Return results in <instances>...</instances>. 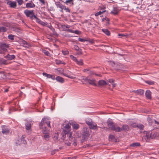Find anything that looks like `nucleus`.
Listing matches in <instances>:
<instances>
[{"instance_id":"nucleus-1","label":"nucleus","mask_w":159,"mask_h":159,"mask_svg":"<svg viewBox=\"0 0 159 159\" xmlns=\"http://www.w3.org/2000/svg\"><path fill=\"white\" fill-rule=\"evenodd\" d=\"M24 13L26 16L30 18V19L32 20L35 19L36 22L38 23L41 20L35 15L33 10L26 9L24 11Z\"/></svg>"},{"instance_id":"nucleus-2","label":"nucleus","mask_w":159,"mask_h":159,"mask_svg":"<svg viewBox=\"0 0 159 159\" xmlns=\"http://www.w3.org/2000/svg\"><path fill=\"white\" fill-rule=\"evenodd\" d=\"M107 125L109 128L116 132H119L120 130V127L117 126V124L113 122L111 119H108L107 122Z\"/></svg>"},{"instance_id":"nucleus-3","label":"nucleus","mask_w":159,"mask_h":159,"mask_svg":"<svg viewBox=\"0 0 159 159\" xmlns=\"http://www.w3.org/2000/svg\"><path fill=\"white\" fill-rule=\"evenodd\" d=\"M82 138L83 139L81 140L82 142L88 139V137L89 136L91 133V130L89 128H84L82 130Z\"/></svg>"},{"instance_id":"nucleus-4","label":"nucleus","mask_w":159,"mask_h":159,"mask_svg":"<svg viewBox=\"0 0 159 159\" xmlns=\"http://www.w3.org/2000/svg\"><path fill=\"white\" fill-rule=\"evenodd\" d=\"M89 76H87V77H84L82 80L87 83H88L94 86H97V84L96 83V80L94 78L90 79Z\"/></svg>"},{"instance_id":"nucleus-5","label":"nucleus","mask_w":159,"mask_h":159,"mask_svg":"<svg viewBox=\"0 0 159 159\" xmlns=\"http://www.w3.org/2000/svg\"><path fill=\"white\" fill-rule=\"evenodd\" d=\"M50 122L48 119L46 118H43L41 122L39 124V126L40 129H42L43 126L44 125L47 126L48 127H50Z\"/></svg>"},{"instance_id":"nucleus-6","label":"nucleus","mask_w":159,"mask_h":159,"mask_svg":"<svg viewBox=\"0 0 159 159\" xmlns=\"http://www.w3.org/2000/svg\"><path fill=\"white\" fill-rule=\"evenodd\" d=\"M146 136L148 139H152L155 138L157 136V134L156 133L149 131L147 133Z\"/></svg>"},{"instance_id":"nucleus-7","label":"nucleus","mask_w":159,"mask_h":159,"mask_svg":"<svg viewBox=\"0 0 159 159\" xmlns=\"http://www.w3.org/2000/svg\"><path fill=\"white\" fill-rule=\"evenodd\" d=\"M25 129L26 130V132L28 134H30L31 133V124L29 122H27L25 123Z\"/></svg>"},{"instance_id":"nucleus-8","label":"nucleus","mask_w":159,"mask_h":159,"mask_svg":"<svg viewBox=\"0 0 159 159\" xmlns=\"http://www.w3.org/2000/svg\"><path fill=\"white\" fill-rule=\"evenodd\" d=\"M2 132L3 134L7 135L10 132V129L7 126L5 125H2Z\"/></svg>"},{"instance_id":"nucleus-9","label":"nucleus","mask_w":159,"mask_h":159,"mask_svg":"<svg viewBox=\"0 0 159 159\" xmlns=\"http://www.w3.org/2000/svg\"><path fill=\"white\" fill-rule=\"evenodd\" d=\"M69 123L74 130H77L79 128V125L75 121H71L69 122Z\"/></svg>"},{"instance_id":"nucleus-10","label":"nucleus","mask_w":159,"mask_h":159,"mask_svg":"<svg viewBox=\"0 0 159 159\" xmlns=\"http://www.w3.org/2000/svg\"><path fill=\"white\" fill-rule=\"evenodd\" d=\"M108 83L104 80H100L98 82V84L97 86L98 87H104L108 85Z\"/></svg>"},{"instance_id":"nucleus-11","label":"nucleus","mask_w":159,"mask_h":159,"mask_svg":"<svg viewBox=\"0 0 159 159\" xmlns=\"http://www.w3.org/2000/svg\"><path fill=\"white\" fill-rule=\"evenodd\" d=\"M8 44L5 43H0V48L3 51L7 50V49L9 48Z\"/></svg>"},{"instance_id":"nucleus-12","label":"nucleus","mask_w":159,"mask_h":159,"mask_svg":"<svg viewBox=\"0 0 159 159\" xmlns=\"http://www.w3.org/2000/svg\"><path fill=\"white\" fill-rule=\"evenodd\" d=\"M7 4L9 5L10 7L14 8H15L17 6L16 3L15 1H8L7 2Z\"/></svg>"},{"instance_id":"nucleus-13","label":"nucleus","mask_w":159,"mask_h":159,"mask_svg":"<svg viewBox=\"0 0 159 159\" xmlns=\"http://www.w3.org/2000/svg\"><path fill=\"white\" fill-rule=\"evenodd\" d=\"M89 129H90H90H92L94 130L98 129V126L97 124L93 122H92V123L90 125H89Z\"/></svg>"},{"instance_id":"nucleus-14","label":"nucleus","mask_w":159,"mask_h":159,"mask_svg":"<svg viewBox=\"0 0 159 159\" xmlns=\"http://www.w3.org/2000/svg\"><path fill=\"white\" fill-rule=\"evenodd\" d=\"M120 130L119 131V132H120L123 130L124 131H128L129 130V126L126 124L124 125H123L122 127H120Z\"/></svg>"},{"instance_id":"nucleus-15","label":"nucleus","mask_w":159,"mask_h":159,"mask_svg":"<svg viewBox=\"0 0 159 159\" xmlns=\"http://www.w3.org/2000/svg\"><path fill=\"white\" fill-rule=\"evenodd\" d=\"M145 95L147 98L151 99V92L148 89L146 91Z\"/></svg>"},{"instance_id":"nucleus-16","label":"nucleus","mask_w":159,"mask_h":159,"mask_svg":"<svg viewBox=\"0 0 159 159\" xmlns=\"http://www.w3.org/2000/svg\"><path fill=\"white\" fill-rule=\"evenodd\" d=\"M35 6V4L33 2L27 3L25 6L27 8H34Z\"/></svg>"},{"instance_id":"nucleus-17","label":"nucleus","mask_w":159,"mask_h":159,"mask_svg":"<svg viewBox=\"0 0 159 159\" xmlns=\"http://www.w3.org/2000/svg\"><path fill=\"white\" fill-rule=\"evenodd\" d=\"M5 57L8 60H11L14 59L15 58V56L14 55H11L9 54H8Z\"/></svg>"},{"instance_id":"nucleus-18","label":"nucleus","mask_w":159,"mask_h":159,"mask_svg":"<svg viewBox=\"0 0 159 159\" xmlns=\"http://www.w3.org/2000/svg\"><path fill=\"white\" fill-rule=\"evenodd\" d=\"M55 3L57 7H59L61 9H63L64 6L62 5L60 2H55Z\"/></svg>"},{"instance_id":"nucleus-19","label":"nucleus","mask_w":159,"mask_h":159,"mask_svg":"<svg viewBox=\"0 0 159 159\" xmlns=\"http://www.w3.org/2000/svg\"><path fill=\"white\" fill-rule=\"evenodd\" d=\"M56 80L57 82L61 83H63L64 82V79L60 76H57L56 78Z\"/></svg>"},{"instance_id":"nucleus-20","label":"nucleus","mask_w":159,"mask_h":159,"mask_svg":"<svg viewBox=\"0 0 159 159\" xmlns=\"http://www.w3.org/2000/svg\"><path fill=\"white\" fill-rule=\"evenodd\" d=\"M6 75L5 72L0 70V80L5 79Z\"/></svg>"},{"instance_id":"nucleus-21","label":"nucleus","mask_w":159,"mask_h":159,"mask_svg":"<svg viewBox=\"0 0 159 159\" xmlns=\"http://www.w3.org/2000/svg\"><path fill=\"white\" fill-rule=\"evenodd\" d=\"M134 93H137L139 95H141L143 94L144 91L143 89H139L134 91Z\"/></svg>"},{"instance_id":"nucleus-22","label":"nucleus","mask_w":159,"mask_h":159,"mask_svg":"<svg viewBox=\"0 0 159 159\" xmlns=\"http://www.w3.org/2000/svg\"><path fill=\"white\" fill-rule=\"evenodd\" d=\"M73 0H66V1L65 3H66L67 5L71 6L74 5Z\"/></svg>"},{"instance_id":"nucleus-23","label":"nucleus","mask_w":159,"mask_h":159,"mask_svg":"<svg viewBox=\"0 0 159 159\" xmlns=\"http://www.w3.org/2000/svg\"><path fill=\"white\" fill-rule=\"evenodd\" d=\"M102 31L106 35L109 36L110 35V32L109 30L106 29H103L102 30Z\"/></svg>"},{"instance_id":"nucleus-24","label":"nucleus","mask_w":159,"mask_h":159,"mask_svg":"<svg viewBox=\"0 0 159 159\" xmlns=\"http://www.w3.org/2000/svg\"><path fill=\"white\" fill-rule=\"evenodd\" d=\"M130 147H136L140 146V144L139 143L136 142L130 144Z\"/></svg>"},{"instance_id":"nucleus-25","label":"nucleus","mask_w":159,"mask_h":159,"mask_svg":"<svg viewBox=\"0 0 159 159\" xmlns=\"http://www.w3.org/2000/svg\"><path fill=\"white\" fill-rule=\"evenodd\" d=\"M7 60L4 59L2 58H1L0 57V64H7Z\"/></svg>"},{"instance_id":"nucleus-26","label":"nucleus","mask_w":159,"mask_h":159,"mask_svg":"<svg viewBox=\"0 0 159 159\" xmlns=\"http://www.w3.org/2000/svg\"><path fill=\"white\" fill-rule=\"evenodd\" d=\"M88 74L90 75H97V76H100L101 75L100 74H96L95 73L94 71H92L90 70H89V72H88ZM90 77V76H89Z\"/></svg>"},{"instance_id":"nucleus-27","label":"nucleus","mask_w":159,"mask_h":159,"mask_svg":"<svg viewBox=\"0 0 159 159\" xmlns=\"http://www.w3.org/2000/svg\"><path fill=\"white\" fill-rule=\"evenodd\" d=\"M56 63L57 65H59V64H63V65H65L66 63L63 61H61L59 60H56Z\"/></svg>"},{"instance_id":"nucleus-28","label":"nucleus","mask_w":159,"mask_h":159,"mask_svg":"<svg viewBox=\"0 0 159 159\" xmlns=\"http://www.w3.org/2000/svg\"><path fill=\"white\" fill-rule=\"evenodd\" d=\"M42 129V131L43 134H46L48 133V130L46 126L45 125H44L43 126V128Z\"/></svg>"},{"instance_id":"nucleus-29","label":"nucleus","mask_w":159,"mask_h":159,"mask_svg":"<svg viewBox=\"0 0 159 159\" xmlns=\"http://www.w3.org/2000/svg\"><path fill=\"white\" fill-rule=\"evenodd\" d=\"M7 31V29L4 26L0 27V33L2 32H5Z\"/></svg>"},{"instance_id":"nucleus-30","label":"nucleus","mask_w":159,"mask_h":159,"mask_svg":"<svg viewBox=\"0 0 159 159\" xmlns=\"http://www.w3.org/2000/svg\"><path fill=\"white\" fill-rule=\"evenodd\" d=\"M111 13L114 15L117 14L118 13V11L116 8L114 7L113 9L111 11Z\"/></svg>"},{"instance_id":"nucleus-31","label":"nucleus","mask_w":159,"mask_h":159,"mask_svg":"<svg viewBox=\"0 0 159 159\" xmlns=\"http://www.w3.org/2000/svg\"><path fill=\"white\" fill-rule=\"evenodd\" d=\"M93 122L92 120L90 119H88L86 120V123L88 126L89 125H90Z\"/></svg>"},{"instance_id":"nucleus-32","label":"nucleus","mask_w":159,"mask_h":159,"mask_svg":"<svg viewBox=\"0 0 159 159\" xmlns=\"http://www.w3.org/2000/svg\"><path fill=\"white\" fill-rule=\"evenodd\" d=\"M22 43L24 45V46L28 48L29 47V45L27 41H25V40H23L22 41Z\"/></svg>"},{"instance_id":"nucleus-33","label":"nucleus","mask_w":159,"mask_h":159,"mask_svg":"<svg viewBox=\"0 0 159 159\" xmlns=\"http://www.w3.org/2000/svg\"><path fill=\"white\" fill-rule=\"evenodd\" d=\"M77 64L79 66H83L84 64L83 60L82 59H80L79 61L77 60V61L76 62Z\"/></svg>"},{"instance_id":"nucleus-34","label":"nucleus","mask_w":159,"mask_h":159,"mask_svg":"<svg viewBox=\"0 0 159 159\" xmlns=\"http://www.w3.org/2000/svg\"><path fill=\"white\" fill-rule=\"evenodd\" d=\"M64 133L65 134H66L67 136H68L70 138L72 137V133L70 132V133H68L67 131L64 130Z\"/></svg>"},{"instance_id":"nucleus-35","label":"nucleus","mask_w":159,"mask_h":159,"mask_svg":"<svg viewBox=\"0 0 159 159\" xmlns=\"http://www.w3.org/2000/svg\"><path fill=\"white\" fill-rule=\"evenodd\" d=\"M137 128L141 130H142L144 128V126L142 124H137Z\"/></svg>"},{"instance_id":"nucleus-36","label":"nucleus","mask_w":159,"mask_h":159,"mask_svg":"<svg viewBox=\"0 0 159 159\" xmlns=\"http://www.w3.org/2000/svg\"><path fill=\"white\" fill-rule=\"evenodd\" d=\"M51 28H50V30L53 32V35L56 36H57L58 35V34L55 31V29L53 27H51Z\"/></svg>"},{"instance_id":"nucleus-37","label":"nucleus","mask_w":159,"mask_h":159,"mask_svg":"<svg viewBox=\"0 0 159 159\" xmlns=\"http://www.w3.org/2000/svg\"><path fill=\"white\" fill-rule=\"evenodd\" d=\"M148 121L149 123V124L150 125H152L153 123V120L150 117H148L147 118Z\"/></svg>"},{"instance_id":"nucleus-38","label":"nucleus","mask_w":159,"mask_h":159,"mask_svg":"<svg viewBox=\"0 0 159 159\" xmlns=\"http://www.w3.org/2000/svg\"><path fill=\"white\" fill-rule=\"evenodd\" d=\"M101 10H102V11H100L96 13H95V16H97L99 15H100L102 14V13H103V12H105L106 11L105 10L104 11V10H102V9H101Z\"/></svg>"},{"instance_id":"nucleus-39","label":"nucleus","mask_w":159,"mask_h":159,"mask_svg":"<svg viewBox=\"0 0 159 159\" xmlns=\"http://www.w3.org/2000/svg\"><path fill=\"white\" fill-rule=\"evenodd\" d=\"M45 134L43 136L44 138L47 140H48L50 137L49 134L48 133L44 134Z\"/></svg>"},{"instance_id":"nucleus-40","label":"nucleus","mask_w":159,"mask_h":159,"mask_svg":"<svg viewBox=\"0 0 159 159\" xmlns=\"http://www.w3.org/2000/svg\"><path fill=\"white\" fill-rule=\"evenodd\" d=\"M62 54L65 56L68 55L69 54V52L68 51L66 50H62Z\"/></svg>"},{"instance_id":"nucleus-41","label":"nucleus","mask_w":159,"mask_h":159,"mask_svg":"<svg viewBox=\"0 0 159 159\" xmlns=\"http://www.w3.org/2000/svg\"><path fill=\"white\" fill-rule=\"evenodd\" d=\"M64 128L66 129H67L68 130L67 131H69L70 128V126L68 123L67 124H66V125L64 126Z\"/></svg>"},{"instance_id":"nucleus-42","label":"nucleus","mask_w":159,"mask_h":159,"mask_svg":"<svg viewBox=\"0 0 159 159\" xmlns=\"http://www.w3.org/2000/svg\"><path fill=\"white\" fill-rule=\"evenodd\" d=\"M70 57L73 61L75 62H76L78 60L77 58L73 56L70 55Z\"/></svg>"},{"instance_id":"nucleus-43","label":"nucleus","mask_w":159,"mask_h":159,"mask_svg":"<svg viewBox=\"0 0 159 159\" xmlns=\"http://www.w3.org/2000/svg\"><path fill=\"white\" fill-rule=\"evenodd\" d=\"M145 82L149 85H153L154 84V82L152 81L147 80Z\"/></svg>"},{"instance_id":"nucleus-44","label":"nucleus","mask_w":159,"mask_h":159,"mask_svg":"<svg viewBox=\"0 0 159 159\" xmlns=\"http://www.w3.org/2000/svg\"><path fill=\"white\" fill-rule=\"evenodd\" d=\"M115 136L112 135H110L109 136V139L110 140H114L115 139Z\"/></svg>"},{"instance_id":"nucleus-45","label":"nucleus","mask_w":159,"mask_h":159,"mask_svg":"<svg viewBox=\"0 0 159 159\" xmlns=\"http://www.w3.org/2000/svg\"><path fill=\"white\" fill-rule=\"evenodd\" d=\"M39 24L43 26H47L48 25V23L47 22H45L42 20L40 21Z\"/></svg>"},{"instance_id":"nucleus-46","label":"nucleus","mask_w":159,"mask_h":159,"mask_svg":"<svg viewBox=\"0 0 159 159\" xmlns=\"http://www.w3.org/2000/svg\"><path fill=\"white\" fill-rule=\"evenodd\" d=\"M43 52L46 55L49 57L51 56V54L48 51L44 50L43 51Z\"/></svg>"},{"instance_id":"nucleus-47","label":"nucleus","mask_w":159,"mask_h":159,"mask_svg":"<svg viewBox=\"0 0 159 159\" xmlns=\"http://www.w3.org/2000/svg\"><path fill=\"white\" fill-rule=\"evenodd\" d=\"M130 125L132 127L134 128H136L137 126V124L135 123H131Z\"/></svg>"},{"instance_id":"nucleus-48","label":"nucleus","mask_w":159,"mask_h":159,"mask_svg":"<svg viewBox=\"0 0 159 159\" xmlns=\"http://www.w3.org/2000/svg\"><path fill=\"white\" fill-rule=\"evenodd\" d=\"M14 36L13 35L10 34L8 36V38L9 39L11 40H14Z\"/></svg>"},{"instance_id":"nucleus-49","label":"nucleus","mask_w":159,"mask_h":159,"mask_svg":"<svg viewBox=\"0 0 159 159\" xmlns=\"http://www.w3.org/2000/svg\"><path fill=\"white\" fill-rule=\"evenodd\" d=\"M63 9L65 10L66 11V12H70V9L68 7H66L65 6H64Z\"/></svg>"},{"instance_id":"nucleus-50","label":"nucleus","mask_w":159,"mask_h":159,"mask_svg":"<svg viewBox=\"0 0 159 159\" xmlns=\"http://www.w3.org/2000/svg\"><path fill=\"white\" fill-rule=\"evenodd\" d=\"M40 2H41L43 5L46 4L48 5V3L47 2H45L44 0H39Z\"/></svg>"},{"instance_id":"nucleus-51","label":"nucleus","mask_w":159,"mask_h":159,"mask_svg":"<svg viewBox=\"0 0 159 159\" xmlns=\"http://www.w3.org/2000/svg\"><path fill=\"white\" fill-rule=\"evenodd\" d=\"M7 23L4 21L1 22L0 24V25H4V26H7Z\"/></svg>"},{"instance_id":"nucleus-52","label":"nucleus","mask_w":159,"mask_h":159,"mask_svg":"<svg viewBox=\"0 0 159 159\" xmlns=\"http://www.w3.org/2000/svg\"><path fill=\"white\" fill-rule=\"evenodd\" d=\"M16 1L18 3V5H21L23 3V0H16Z\"/></svg>"},{"instance_id":"nucleus-53","label":"nucleus","mask_w":159,"mask_h":159,"mask_svg":"<svg viewBox=\"0 0 159 159\" xmlns=\"http://www.w3.org/2000/svg\"><path fill=\"white\" fill-rule=\"evenodd\" d=\"M78 40L80 41L81 42H84L85 41H88V40H86L85 39H83L81 38H79L78 39Z\"/></svg>"},{"instance_id":"nucleus-54","label":"nucleus","mask_w":159,"mask_h":159,"mask_svg":"<svg viewBox=\"0 0 159 159\" xmlns=\"http://www.w3.org/2000/svg\"><path fill=\"white\" fill-rule=\"evenodd\" d=\"M105 20L107 21L108 24H109V22L110 20H109V18H108L106 17L105 18H103L102 19V21H104Z\"/></svg>"},{"instance_id":"nucleus-55","label":"nucleus","mask_w":159,"mask_h":159,"mask_svg":"<svg viewBox=\"0 0 159 159\" xmlns=\"http://www.w3.org/2000/svg\"><path fill=\"white\" fill-rule=\"evenodd\" d=\"M73 33H75L77 34H80L81 33V32L79 30H76L75 31H74Z\"/></svg>"},{"instance_id":"nucleus-56","label":"nucleus","mask_w":159,"mask_h":159,"mask_svg":"<svg viewBox=\"0 0 159 159\" xmlns=\"http://www.w3.org/2000/svg\"><path fill=\"white\" fill-rule=\"evenodd\" d=\"M128 35V34H118V36L120 37V38H122L123 37H127Z\"/></svg>"},{"instance_id":"nucleus-57","label":"nucleus","mask_w":159,"mask_h":159,"mask_svg":"<svg viewBox=\"0 0 159 159\" xmlns=\"http://www.w3.org/2000/svg\"><path fill=\"white\" fill-rule=\"evenodd\" d=\"M77 51H78V52H77V54L78 55H80V54H82V50L81 49H79Z\"/></svg>"},{"instance_id":"nucleus-58","label":"nucleus","mask_w":159,"mask_h":159,"mask_svg":"<svg viewBox=\"0 0 159 159\" xmlns=\"http://www.w3.org/2000/svg\"><path fill=\"white\" fill-rule=\"evenodd\" d=\"M63 75L65 76H66V77H67L69 78L72 79L73 77L72 76H70L69 75H68L66 73H63Z\"/></svg>"},{"instance_id":"nucleus-59","label":"nucleus","mask_w":159,"mask_h":159,"mask_svg":"<svg viewBox=\"0 0 159 159\" xmlns=\"http://www.w3.org/2000/svg\"><path fill=\"white\" fill-rule=\"evenodd\" d=\"M24 137L22 136L21 137V139L22 140V141H23V143L24 144H25L26 143V141L24 140Z\"/></svg>"},{"instance_id":"nucleus-60","label":"nucleus","mask_w":159,"mask_h":159,"mask_svg":"<svg viewBox=\"0 0 159 159\" xmlns=\"http://www.w3.org/2000/svg\"><path fill=\"white\" fill-rule=\"evenodd\" d=\"M115 80L114 79H109L107 81L109 82V83H113L114 81Z\"/></svg>"},{"instance_id":"nucleus-61","label":"nucleus","mask_w":159,"mask_h":159,"mask_svg":"<svg viewBox=\"0 0 159 159\" xmlns=\"http://www.w3.org/2000/svg\"><path fill=\"white\" fill-rule=\"evenodd\" d=\"M74 48L75 49V50H76V51H77L78 50L80 49L79 48V47L77 45H75L74 46Z\"/></svg>"},{"instance_id":"nucleus-62","label":"nucleus","mask_w":159,"mask_h":159,"mask_svg":"<svg viewBox=\"0 0 159 159\" xmlns=\"http://www.w3.org/2000/svg\"><path fill=\"white\" fill-rule=\"evenodd\" d=\"M74 31L73 30L71 29H67L66 30V31L70 33H73Z\"/></svg>"},{"instance_id":"nucleus-63","label":"nucleus","mask_w":159,"mask_h":159,"mask_svg":"<svg viewBox=\"0 0 159 159\" xmlns=\"http://www.w3.org/2000/svg\"><path fill=\"white\" fill-rule=\"evenodd\" d=\"M52 80H55L56 79V78L55 77V76L53 75H51V78Z\"/></svg>"},{"instance_id":"nucleus-64","label":"nucleus","mask_w":159,"mask_h":159,"mask_svg":"<svg viewBox=\"0 0 159 159\" xmlns=\"http://www.w3.org/2000/svg\"><path fill=\"white\" fill-rule=\"evenodd\" d=\"M88 40V41L89 42L91 43H94V41L93 39H89V40Z\"/></svg>"}]
</instances>
